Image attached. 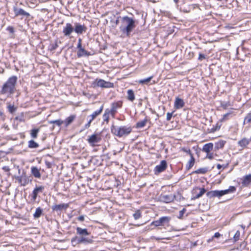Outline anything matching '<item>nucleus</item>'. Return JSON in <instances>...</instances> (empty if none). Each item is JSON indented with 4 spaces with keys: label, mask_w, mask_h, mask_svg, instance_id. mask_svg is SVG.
<instances>
[{
    "label": "nucleus",
    "mask_w": 251,
    "mask_h": 251,
    "mask_svg": "<svg viewBox=\"0 0 251 251\" xmlns=\"http://www.w3.org/2000/svg\"><path fill=\"white\" fill-rule=\"evenodd\" d=\"M120 25L119 27L120 31L126 36H128L131 32L135 27V21L130 17L127 16L120 17Z\"/></svg>",
    "instance_id": "f257e3e1"
},
{
    "label": "nucleus",
    "mask_w": 251,
    "mask_h": 251,
    "mask_svg": "<svg viewBox=\"0 0 251 251\" xmlns=\"http://www.w3.org/2000/svg\"><path fill=\"white\" fill-rule=\"evenodd\" d=\"M17 80L16 76H12L3 84L1 90L0 91L1 94H12L14 92L15 85Z\"/></svg>",
    "instance_id": "f03ea898"
},
{
    "label": "nucleus",
    "mask_w": 251,
    "mask_h": 251,
    "mask_svg": "<svg viewBox=\"0 0 251 251\" xmlns=\"http://www.w3.org/2000/svg\"><path fill=\"white\" fill-rule=\"evenodd\" d=\"M131 128L130 126H117L112 125L111 127V132L114 135L119 137L128 135L131 132Z\"/></svg>",
    "instance_id": "7ed1b4c3"
},
{
    "label": "nucleus",
    "mask_w": 251,
    "mask_h": 251,
    "mask_svg": "<svg viewBox=\"0 0 251 251\" xmlns=\"http://www.w3.org/2000/svg\"><path fill=\"white\" fill-rule=\"evenodd\" d=\"M236 191L234 186H230L228 189L225 190H214L208 192L206 196L208 198L211 199L215 197H221L222 196L230 193H233Z\"/></svg>",
    "instance_id": "20e7f679"
},
{
    "label": "nucleus",
    "mask_w": 251,
    "mask_h": 251,
    "mask_svg": "<svg viewBox=\"0 0 251 251\" xmlns=\"http://www.w3.org/2000/svg\"><path fill=\"white\" fill-rule=\"evenodd\" d=\"M93 84L97 87L101 88H112L113 87V83L106 81L102 79H96L93 82Z\"/></svg>",
    "instance_id": "39448f33"
},
{
    "label": "nucleus",
    "mask_w": 251,
    "mask_h": 251,
    "mask_svg": "<svg viewBox=\"0 0 251 251\" xmlns=\"http://www.w3.org/2000/svg\"><path fill=\"white\" fill-rule=\"evenodd\" d=\"M103 106L102 105L100 107V109L94 112L91 115L88 116V123L84 126L85 129H87L90 126L92 122L96 118L97 116L101 114Z\"/></svg>",
    "instance_id": "423d86ee"
},
{
    "label": "nucleus",
    "mask_w": 251,
    "mask_h": 251,
    "mask_svg": "<svg viewBox=\"0 0 251 251\" xmlns=\"http://www.w3.org/2000/svg\"><path fill=\"white\" fill-rule=\"evenodd\" d=\"M74 31L73 25L71 23H67L63 28L62 33L65 36L70 37Z\"/></svg>",
    "instance_id": "0eeeda50"
},
{
    "label": "nucleus",
    "mask_w": 251,
    "mask_h": 251,
    "mask_svg": "<svg viewBox=\"0 0 251 251\" xmlns=\"http://www.w3.org/2000/svg\"><path fill=\"white\" fill-rule=\"evenodd\" d=\"M101 140L100 136L99 134H94L90 136L87 140L88 143L92 146H95L96 143L100 142Z\"/></svg>",
    "instance_id": "6e6552de"
},
{
    "label": "nucleus",
    "mask_w": 251,
    "mask_h": 251,
    "mask_svg": "<svg viewBox=\"0 0 251 251\" xmlns=\"http://www.w3.org/2000/svg\"><path fill=\"white\" fill-rule=\"evenodd\" d=\"M176 196L174 195H161L159 197L160 200L164 202L169 203L175 199Z\"/></svg>",
    "instance_id": "1a4fd4ad"
},
{
    "label": "nucleus",
    "mask_w": 251,
    "mask_h": 251,
    "mask_svg": "<svg viewBox=\"0 0 251 251\" xmlns=\"http://www.w3.org/2000/svg\"><path fill=\"white\" fill-rule=\"evenodd\" d=\"M167 163L165 160H162L160 164L157 165L154 169L155 174H158L163 172L167 168Z\"/></svg>",
    "instance_id": "9d476101"
},
{
    "label": "nucleus",
    "mask_w": 251,
    "mask_h": 251,
    "mask_svg": "<svg viewBox=\"0 0 251 251\" xmlns=\"http://www.w3.org/2000/svg\"><path fill=\"white\" fill-rule=\"evenodd\" d=\"M13 11L15 16H23L24 17H28L30 16L29 13L25 11L22 8H18L17 6H14Z\"/></svg>",
    "instance_id": "9b49d317"
},
{
    "label": "nucleus",
    "mask_w": 251,
    "mask_h": 251,
    "mask_svg": "<svg viewBox=\"0 0 251 251\" xmlns=\"http://www.w3.org/2000/svg\"><path fill=\"white\" fill-rule=\"evenodd\" d=\"M74 29V31L77 34H82L86 31L87 28L84 25H82L79 23H75Z\"/></svg>",
    "instance_id": "f8f14e48"
},
{
    "label": "nucleus",
    "mask_w": 251,
    "mask_h": 251,
    "mask_svg": "<svg viewBox=\"0 0 251 251\" xmlns=\"http://www.w3.org/2000/svg\"><path fill=\"white\" fill-rule=\"evenodd\" d=\"M16 179L22 186H25L29 182H31V179L25 175H22L20 176H18Z\"/></svg>",
    "instance_id": "ddd939ff"
},
{
    "label": "nucleus",
    "mask_w": 251,
    "mask_h": 251,
    "mask_svg": "<svg viewBox=\"0 0 251 251\" xmlns=\"http://www.w3.org/2000/svg\"><path fill=\"white\" fill-rule=\"evenodd\" d=\"M184 105L185 102L182 99L178 97L176 98L174 102V107L176 109H180L182 108L184 106Z\"/></svg>",
    "instance_id": "4468645a"
},
{
    "label": "nucleus",
    "mask_w": 251,
    "mask_h": 251,
    "mask_svg": "<svg viewBox=\"0 0 251 251\" xmlns=\"http://www.w3.org/2000/svg\"><path fill=\"white\" fill-rule=\"evenodd\" d=\"M185 151L188 152L191 156V158H190V160L188 161V163L186 165V169L187 170H190L194 165L195 158L193 157V155L192 154L190 150Z\"/></svg>",
    "instance_id": "2eb2a0df"
},
{
    "label": "nucleus",
    "mask_w": 251,
    "mask_h": 251,
    "mask_svg": "<svg viewBox=\"0 0 251 251\" xmlns=\"http://www.w3.org/2000/svg\"><path fill=\"white\" fill-rule=\"evenodd\" d=\"M76 230V233L81 236H86L89 235L90 234L86 228H82L81 227H77Z\"/></svg>",
    "instance_id": "dca6fc26"
},
{
    "label": "nucleus",
    "mask_w": 251,
    "mask_h": 251,
    "mask_svg": "<svg viewBox=\"0 0 251 251\" xmlns=\"http://www.w3.org/2000/svg\"><path fill=\"white\" fill-rule=\"evenodd\" d=\"M78 49V50L77 52V55L78 57H81L82 56H88L90 55V53L89 52L87 51L82 48Z\"/></svg>",
    "instance_id": "f3484780"
},
{
    "label": "nucleus",
    "mask_w": 251,
    "mask_h": 251,
    "mask_svg": "<svg viewBox=\"0 0 251 251\" xmlns=\"http://www.w3.org/2000/svg\"><path fill=\"white\" fill-rule=\"evenodd\" d=\"M242 185L247 186L251 184V174L245 176L242 179Z\"/></svg>",
    "instance_id": "a211bd4d"
},
{
    "label": "nucleus",
    "mask_w": 251,
    "mask_h": 251,
    "mask_svg": "<svg viewBox=\"0 0 251 251\" xmlns=\"http://www.w3.org/2000/svg\"><path fill=\"white\" fill-rule=\"evenodd\" d=\"M44 187L43 186H39V187H36L33 191L32 192V199L33 200H35L37 198L38 194L39 192H42V191L44 190Z\"/></svg>",
    "instance_id": "6ab92c4d"
},
{
    "label": "nucleus",
    "mask_w": 251,
    "mask_h": 251,
    "mask_svg": "<svg viewBox=\"0 0 251 251\" xmlns=\"http://www.w3.org/2000/svg\"><path fill=\"white\" fill-rule=\"evenodd\" d=\"M68 207L67 204H60L54 205L52 206V209L54 211H58L62 210L63 209H66Z\"/></svg>",
    "instance_id": "aec40b11"
},
{
    "label": "nucleus",
    "mask_w": 251,
    "mask_h": 251,
    "mask_svg": "<svg viewBox=\"0 0 251 251\" xmlns=\"http://www.w3.org/2000/svg\"><path fill=\"white\" fill-rule=\"evenodd\" d=\"M213 149V144L211 143L205 144L202 149V151L205 153L210 152Z\"/></svg>",
    "instance_id": "412c9836"
},
{
    "label": "nucleus",
    "mask_w": 251,
    "mask_h": 251,
    "mask_svg": "<svg viewBox=\"0 0 251 251\" xmlns=\"http://www.w3.org/2000/svg\"><path fill=\"white\" fill-rule=\"evenodd\" d=\"M250 140L246 138L242 139L238 142V145L241 147L242 149H244L249 145Z\"/></svg>",
    "instance_id": "4be33fe9"
},
{
    "label": "nucleus",
    "mask_w": 251,
    "mask_h": 251,
    "mask_svg": "<svg viewBox=\"0 0 251 251\" xmlns=\"http://www.w3.org/2000/svg\"><path fill=\"white\" fill-rule=\"evenodd\" d=\"M196 189L199 190L200 192L193 197V200L200 198L206 192V190L204 188H197Z\"/></svg>",
    "instance_id": "5701e85b"
},
{
    "label": "nucleus",
    "mask_w": 251,
    "mask_h": 251,
    "mask_svg": "<svg viewBox=\"0 0 251 251\" xmlns=\"http://www.w3.org/2000/svg\"><path fill=\"white\" fill-rule=\"evenodd\" d=\"M31 171L32 174L34 176V177L36 178L41 177V174L40 173L39 170L37 167H32L31 168Z\"/></svg>",
    "instance_id": "b1692460"
},
{
    "label": "nucleus",
    "mask_w": 251,
    "mask_h": 251,
    "mask_svg": "<svg viewBox=\"0 0 251 251\" xmlns=\"http://www.w3.org/2000/svg\"><path fill=\"white\" fill-rule=\"evenodd\" d=\"M127 94V99L131 101H133L135 100V96L133 91L131 89L128 90Z\"/></svg>",
    "instance_id": "393cba45"
},
{
    "label": "nucleus",
    "mask_w": 251,
    "mask_h": 251,
    "mask_svg": "<svg viewBox=\"0 0 251 251\" xmlns=\"http://www.w3.org/2000/svg\"><path fill=\"white\" fill-rule=\"evenodd\" d=\"M39 146V145L33 140H31L28 142V147L30 149H36Z\"/></svg>",
    "instance_id": "a878e982"
},
{
    "label": "nucleus",
    "mask_w": 251,
    "mask_h": 251,
    "mask_svg": "<svg viewBox=\"0 0 251 251\" xmlns=\"http://www.w3.org/2000/svg\"><path fill=\"white\" fill-rule=\"evenodd\" d=\"M162 226H164L165 224H168L171 220V218L168 216H164L160 217V218Z\"/></svg>",
    "instance_id": "bb28decb"
},
{
    "label": "nucleus",
    "mask_w": 251,
    "mask_h": 251,
    "mask_svg": "<svg viewBox=\"0 0 251 251\" xmlns=\"http://www.w3.org/2000/svg\"><path fill=\"white\" fill-rule=\"evenodd\" d=\"M40 131V128H33L30 131V135L32 138L36 139L38 136V133Z\"/></svg>",
    "instance_id": "cd10ccee"
},
{
    "label": "nucleus",
    "mask_w": 251,
    "mask_h": 251,
    "mask_svg": "<svg viewBox=\"0 0 251 251\" xmlns=\"http://www.w3.org/2000/svg\"><path fill=\"white\" fill-rule=\"evenodd\" d=\"M43 213V210L40 207H38L36 208L35 213L33 214L34 218L35 219H37L39 218L41 214Z\"/></svg>",
    "instance_id": "c85d7f7f"
},
{
    "label": "nucleus",
    "mask_w": 251,
    "mask_h": 251,
    "mask_svg": "<svg viewBox=\"0 0 251 251\" xmlns=\"http://www.w3.org/2000/svg\"><path fill=\"white\" fill-rule=\"evenodd\" d=\"M75 118V116L71 115L66 119V120L63 121L65 124L66 126H68L70 124L72 123V122L74 120Z\"/></svg>",
    "instance_id": "c756f323"
},
{
    "label": "nucleus",
    "mask_w": 251,
    "mask_h": 251,
    "mask_svg": "<svg viewBox=\"0 0 251 251\" xmlns=\"http://www.w3.org/2000/svg\"><path fill=\"white\" fill-rule=\"evenodd\" d=\"M152 78L153 76H151L147 78L140 79L138 81V83L141 84H148Z\"/></svg>",
    "instance_id": "7c9ffc66"
},
{
    "label": "nucleus",
    "mask_w": 251,
    "mask_h": 251,
    "mask_svg": "<svg viewBox=\"0 0 251 251\" xmlns=\"http://www.w3.org/2000/svg\"><path fill=\"white\" fill-rule=\"evenodd\" d=\"M92 240L90 239L85 238L84 236H81L78 240L79 243H92Z\"/></svg>",
    "instance_id": "2f4dec72"
},
{
    "label": "nucleus",
    "mask_w": 251,
    "mask_h": 251,
    "mask_svg": "<svg viewBox=\"0 0 251 251\" xmlns=\"http://www.w3.org/2000/svg\"><path fill=\"white\" fill-rule=\"evenodd\" d=\"M147 122V119H144L143 121H139L136 124V127L138 128L143 127L145 126Z\"/></svg>",
    "instance_id": "473e14b6"
},
{
    "label": "nucleus",
    "mask_w": 251,
    "mask_h": 251,
    "mask_svg": "<svg viewBox=\"0 0 251 251\" xmlns=\"http://www.w3.org/2000/svg\"><path fill=\"white\" fill-rule=\"evenodd\" d=\"M233 113V112H228V113H227L225 114H224L223 115V118L220 120V121L221 122H225L226 120H227L229 118H228V117L232 115Z\"/></svg>",
    "instance_id": "72a5a7b5"
},
{
    "label": "nucleus",
    "mask_w": 251,
    "mask_h": 251,
    "mask_svg": "<svg viewBox=\"0 0 251 251\" xmlns=\"http://www.w3.org/2000/svg\"><path fill=\"white\" fill-rule=\"evenodd\" d=\"M49 123L50 124H55L58 126H60L63 123H64V122L61 120H57L54 121H49Z\"/></svg>",
    "instance_id": "f704fd0d"
},
{
    "label": "nucleus",
    "mask_w": 251,
    "mask_h": 251,
    "mask_svg": "<svg viewBox=\"0 0 251 251\" xmlns=\"http://www.w3.org/2000/svg\"><path fill=\"white\" fill-rule=\"evenodd\" d=\"M246 122L247 123H251V112L249 113L245 118L244 124H245Z\"/></svg>",
    "instance_id": "c9c22d12"
},
{
    "label": "nucleus",
    "mask_w": 251,
    "mask_h": 251,
    "mask_svg": "<svg viewBox=\"0 0 251 251\" xmlns=\"http://www.w3.org/2000/svg\"><path fill=\"white\" fill-rule=\"evenodd\" d=\"M7 108L8 111L11 113H14L16 110V108L14 106V105L11 104L8 105Z\"/></svg>",
    "instance_id": "e433bc0d"
},
{
    "label": "nucleus",
    "mask_w": 251,
    "mask_h": 251,
    "mask_svg": "<svg viewBox=\"0 0 251 251\" xmlns=\"http://www.w3.org/2000/svg\"><path fill=\"white\" fill-rule=\"evenodd\" d=\"M151 226L153 225L155 226H162V224L161 223L160 219H159L157 220H156V221H153L152 222H151Z\"/></svg>",
    "instance_id": "4c0bfd02"
},
{
    "label": "nucleus",
    "mask_w": 251,
    "mask_h": 251,
    "mask_svg": "<svg viewBox=\"0 0 251 251\" xmlns=\"http://www.w3.org/2000/svg\"><path fill=\"white\" fill-rule=\"evenodd\" d=\"M109 112H106V111H105V113L103 115V121L106 122L107 123H108L109 121Z\"/></svg>",
    "instance_id": "58836bf2"
},
{
    "label": "nucleus",
    "mask_w": 251,
    "mask_h": 251,
    "mask_svg": "<svg viewBox=\"0 0 251 251\" xmlns=\"http://www.w3.org/2000/svg\"><path fill=\"white\" fill-rule=\"evenodd\" d=\"M206 172V170L205 168H200L195 171L194 173L196 174H204Z\"/></svg>",
    "instance_id": "ea45409f"
},
{
    "label": "nucleus",
    "mask_w": 251,
    "mask_h": 251,
    "mask_svg": "<svg viewBox=\"0 0 251 251\" xmlns=\"http://www.w3.org/2000/svg\"><path fill=\"white\" fill-rule=\"evenodd\" d=\"M240 236V233L239 230H237L234 235L233 239L235 242L238 241L239 239Z\"/></svg>",
    "instance_id": "a19ab883"
},
{
    "label": "nucleus",
    "mask_w": 251,
    "mask_h": 251,
    "mask_svg": "<svg viewBox=\"0 0 251 251\" xmlns=\"http://www.w3.org/2000/svg\"><path fill=\"white\" fill-rule=\"evenodd\" d=\"M186 211V209L183 208L179 212V215L177 216L178 219H182L184 214Z\"/></svg>",
    "instance_id": "79ce46f5"
},
{
    "label": "nucleus",
    "mask_w": 251,
    "mask_h": 251,
    "mask_svg": "<svg viewBox=\"0 0 251 251\" xmlns=\"http://www.w3.org/2000/svg\"><path fill=\"white\" fill-rule=\"evenodd\" d=\"M133 217L135 220L139 219L141 217V213L139 211H136L133 214Z\"/></svg>",
    "instance_id": "37998d69"
},
{
    "label": "nucleus",
    "mask_w": 251,
    "mask_h": 251,
    "mask_svg": "<svg viewBox=\"0 0 251 251\" xmlns=\"http://www.w3.org/2000/svg\"><path fill=\"white\" fill-rule=\"evenodd\" d=\"M206 153V158H208L210 160H211L214 158L213 153L211 152V151H210V152H209L208 153Z\"/></svg>",
    "instance_id": "c03bdc74"
},
{
    "label": "nucleus",
    "mask_w": 251,
    "mask_h": 251,
    "mask_svg": "<svg viewBox=\"0 0 251 251\" xmlns=\"http://www.w3.org/2000/svg\"><path fill=\"white\" fill-rule=\"evenodd\" d=\"M225 142L221 141L217 143L216 145L218 148H222L224 146Z\"/></svg>",
    "instance_id": "a18cd8bd"
},
{
    "label": "nucleus",
    "mask_w": 251,
    "mask_h": 251,
    "mask_svg": "<svg viewBox=\"0 0 251 251\" xmlns=\"http://www.w3.org/2000/svg\"><path fill=\"white\" fill-rule=\"evenodd\" d=\"M229 106L228 102H222L221 103V106L225 109H226Z\"/></svg>",
    "instance_id": "49530a36"
},
{
    "label": "nucleus",
    "mask_w": 251,
    "mask_h": 251,
    "mask_svg": "<svg viewBox=\"0 0 251 251\" xmlns=\"http://www.w3.org/2000/svg\"><path fill=\"white\" fill-rule=\"evenodd\" d=\"M172 116H173V112H172V113L168 112L167 113V117H166L167 121H170L172 117Z\"/></svg>",
    "instance_id": "de8ad7c7"
},
{
    "label": "nucleus",
    "mask_w": 251,
    "mask_h": 251,
    "mask_svg": "<svg viewBox=\"0 0 251 251\" xmlns=\"http://www.w3.org/2000/svg\"><path fill=\"white\" fill-rule=\"evenodd\" d=\"M205 58V56L201 53H199L198 59L199 60H202Z\"/></svg>",
    "instance_id": "09e8293b"
},
{
    "label": "nucleus",
    "mask_w": 251,
    "mask_h": 251,
    "mask_svg": "<svg viewBox=\"0 0 251 251\" xmlns=\"http://www.w3.org/2000/svg\"><path fill=\"white\" fill-rule=\"evenodd\" d=\"M81 41H82V40L81 38H79L78 40V44H77V49H80L81 48H82V46H81Z\"/></svg>",
    "instance_id": "8fccbe9b"
},
{
    "label": "nucleus",
    "mask_w": 251,
    "mask_h": 251,
    "mask_svg": "<svg viewBox=\"0 0 251 251\" xmlns=\"http://www.w3.org/2000/svg\"><path fill=\"white\" fill-rule=\"evenodd\" d=\"M16 120H19L20 122H23L24 118L23 115H22L21 116H17L15 118Z\"/></svg>",
    "instance_id": "3c124183"
},
{
    "label": "nucleus",
    "mask_w": 251,
    "mask_h": 251,
    "mask_svg": "<svg viewBox=\"0 0 251 251\" xmlns=\"http://www.w3.org/2000/svg\"><path fill=\"white\" fill-rule=\"evenodd\" d=\"M0 118L2 120L4 121L5 119V116L3 115V113L2 112L0 111Z\"/></svg>",
    "instance_id": "603ef678"
},
{
    "label": "nucleus",
    "mask_w": 251,
    "mask_h": 251,
    "mask_svg": "<svg viewBox=\"0 0 251 251\" xmlns=\"http://www.w3.org/2000/svg\"><path fill=\"white\" fill-rule=\"evenodd\" d=\"M221 234L219 232H216L213 236V238H219Z\"/></svg>",
    "instance_id": "864d4df0"
},
{
    "label": "nucleus",
    "mask_w": 251,
    "mask_h": 251,
    "mask_svg": "<svg viewBox=\"0 0 251 251\" xmlns=\"http://www.w3.org/2000/svg\"><path fill=\"white\" fill-rule=\"evenodd\" d=\"M154 238L156 240H159L162 239H169V238H165V237H154Z\"/></svg>",
    "instance_id": "5fc2aeb1"
},
{
    "label": "nucleus",
    "mask_w": 251,
    "mask_h": 251,
    "mask_svg": "<svg viewBox=\"0 0 251 251\" xmlns=\"http://www.w3.org/2000/svg\"><path fill=\"white\" fill-rule=\"evenodd\" d=\"M78 220L80 221H83L84 220V217L83 215L80 216L78 217Z\"/></svg>",
    "instance_id": "6e6d98bb"
},
{
    "label": "nucleus",
    "mask_w": 251,
    "mask_h": 251,
    "mask_svg": "<svg viewBox=\"0 0 251 251\" xmlns=\"http://www.w3.org/2000/svg\"><path fill=\"white\" fill-rule=\"evenodd\" d=\"M222 165H221L220 164H218L217 165V168L218 169H221L222 168Z\"/></svg>",
    "instance_id": "4d7b16f0"
},
{
    "label": "nucleus",
    "mask_w": 251,
    "mask_h": 251,
    "mask_svg": "<svg viewBox=\"0 0 251 251\" xmlns=\"http://www.w3.org/2000/svg\"><path fill=\"white\" fill-rule=\"evenodd\" d=\"M213 237H212L211 239H208V240H207V242H210L212 241L213 240Z\"/></svg>",
    "instance_id": "13d9d810"
},
{
    "label": "nucleus",
    "mask_w": 251,
    "mask_h": 251,
    "mask_svg": "<svg viewBox=\"0 0 251 251\" xmlns=\"http://www.w3.org/2000/svg\"><path fill=\"white\" fill-rule=\"evenodd\" d=\"M178 0H174V2L176 3L178 2Z\"/></svg>",
    "instance_id": "bf43d9fd"
},
{
    "label": "nucleus",
    "mask_w": 251,
    "mask_h": 251,
    "mask_svg": "<svg viewBox=\"0 0 251 251\" xmlns=\"http://www.w3.org/2000/svg\"><path fill=\"white\" fill-rule=\"evenodd\" d=\"M116 108V107H115L114 106V104H113V109H114V108Z\"/></svg>",
    "instance_id": "052dcab7"
},
{
    "label": "nucleus",
    "mask_w": 251,
    "mask_h": 251,
    "mask_svg": "<svg viewBox=\"0 0 251 251\" xmlns=\"http://www.w3.org/2000/svg\"><path fill=\"white\" fill-rule=\"evenodd\" d=\"M119 21L118 20H117L116 21V24H117V23H118V22Z\"/></svg>",
    "instance_id": "680f3d73"
},
{
    "label": "nucleus",
    "mask_w": 251,
    "mask_h": 251,
    "mask_svg": "<svg viewBox=\"0 0 251 251\" xmlns=\"http://www.w3.org/2000/svg\"><path fill=\"white\" fill-rule=\"evenodd\" d=\"M155 83V81H153L151 84H154Z\"/></svg>",
    "instance_id": "e2e57ef3"
},
{
    "label": "nucleus",
    "mask_w": 251,
    "mask_h": 251,
    "mask_svg": "<svg viewBox=\"0 0 251 251\" xmlns=\"http://www.w3.org/2000/svg\"><path fill=\"white\" fill-rule=\"evenodd\" d=\"M217 0L220 1H222V0Z\"/></svg>",
    "instance_id": "0e129e2a"
},
{
    "label": "nucleus",
    "mask_w": 251,
    "mask_h": 251,
    "mask_svg": "<svg viewBox=\"0 0 251 251\" xmlns=\"http://www.w3.org/2000/svg\"><path fill=\"white\" fill-rule=\"evenodd\" d=\"M5 128H8L7 126H6L5 127Z\"/></svg>",
    "instance_id": "69168bd1"
}]
</instances>
